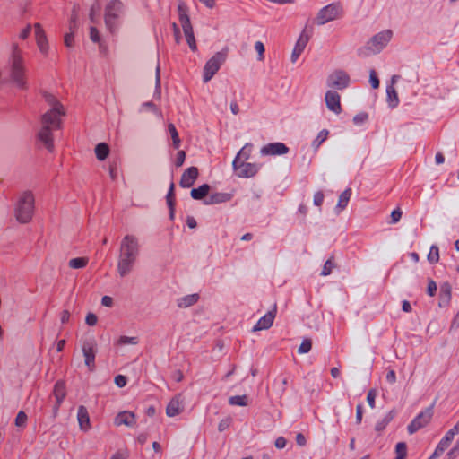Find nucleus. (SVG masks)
Returning a JSON list of instances; mask_svg holds the SVG:
<instances>
[{
    "label": "nucleus",
    "instance_id": "nucleus-1",
    "mask_svg": "<svg viewBox=\"0 0 459 459\" xmlns=\"http://www.w3.org/2000/svg\"><path fill=\"white\" fill-rule=\"evenodd\" d=\"M45 98L51 108L41 117L40 128L37 134V138L49 152H53L52 132L61 128V117L65 112L64 106L53 95L48 94Z\"/></svg>",
    "mask_w": 459,
    "mask_h": 459
},
{
    "label": "nucleus",
    "instance_id": "nucleus-2",
    "mask_svg": "<svg viewBox=\"0 0 459 459\" xmlns=\"http://www.w3.org/2000/svg\"><path fill=\"white\" fill-rule=\"evenodd\" d=\"M140 253L139 238L133 234L124 236L119 245L117 264V270L120 277L124 278L133 272Z\"/></svg>",
    "mask_w": 459,
    "mask_h": 459
},
{
    "label": "nucleus",
    "instance_id": "nucleus-3",
    "mask_svg": "<svg viewBox=\"0 0 459 459\" xmlns=\"http://www.w3.org/2000/svg\"><path fill=\"white\" fill-rule=\"evenodd\" d=\"M9 79L18 89L25 90L28 87L27 67L22 56V51L17 43L12 45V54L9 59Z\"/></svg>",
    "mask_w": 459,
    "mask_h": 459
},
{
    "label": "nucleus",
    "instance_id": "nucleus-4",
    "mask_svg": "<svg viewBox=\"0 0 459 459\" xmlns=\"http://www.w3.org/2000/svg\"><path fill=\"white\" fill-rule=\"evenodd\" d=\"M35 211V196L31 191L21 193L14 205V217L20 223H28L32 220Z\"/></svg>",
    "mask_w": 459,
    "mask_h": 459
},
{
    "label": "nucleus",
    "instance_id": "nucleus-5",
    "mask_svg": "<svg viewBox=\"0 0 459 459\" xmlns=\"http://www.w3.org/2000/svg\"><path fill=\"white\" fill-rule=\"evenodd\" d=\"M126 8L119 0H111L105 6L104 22L107 30L116 33L120 28L125 15Z\"/></svg>",
    "mask_w": 459,
    "mask_h": 459
},
{
    "label": "nucleus",
    "instance_id": "nucleus-6",
    "mask_svg": "<svg viewBox=\"0 0 459 459\" xmlns=\"http://www.w3.org/2000/svg\"><path fill=\"white\" fill-rule=\"evenodd\" d=\"M178 19L181 23L186 39L192 51L197 49L193 27L191 25L190 18L188 15V8L184 2H179L178 4Z\"/></svg>",
    "mask_w": 459,
    "mask_h": 459
},
{
    "label": "nucleus",
    "instance_id": "nucleus-7",
    "mask_svg": "<svg viewBox=\"0 0 459 459\" xmlns=\"http://www.w3.org/2000/svg\"><path fill=\"white\" fill-rule=\"evenodd\" d=\"M393 38L391 30H384L374 35L367 43L364 55L377 54L381 52ZM363 50H359V55H362Z\"/></svg>",
    "mask_w": 459,
    "mask_h": 459
},
{
    "label": "nucleus",
    "instance_id": "nucleus-8",
    "mask_svg": "<svg viewBox=\"0 0 459 459\" xmlns=\"http://www.w3.org/2000/svg\"><path fill=\"white\" fill-rule=\"evenodd\" d=\"M227 55V50L219 51L205 63L203 72L204 82H208L216 74L226 61Z\"/></svg>",
    "mask_w": 459,
    "mask_h": 459
},
{
    "label": "nucleus",
    "instance_id": "nucleus-9",
    "mask_svg": "<svg viewBox=\"0 0 459 459\" xmlns=\"http://www.w3.org/2000/svg\"><path fill=\"white\" fill-rule=\"evenodd\" d=\"M342 15V5L340 4L333 3L319 10L316 17V22L318 25H324L340 18Z\"/></svg>",
    "mask_w": 459,
    "mask_h": 459
},
{
    "label": "nucleus",
    "instance_id": "nucleus-10",
    "mask_svg": "<svg viewBox=\"0 0 459 459\" xmlns=\"http://www.w3.org/2000/svg\"><path fill=\"white\" fill-rule=\"evenodd\" d=\"M98 350V344L94 337H89L82 340V351L84 357V363L90 371L95 368V357Z\"/></svg>",
    "mask_w": 459,
    "mask_h": 459
},
{
    "label": "nucleus",
    "instance_id": "nucleus-11",
    "mask_svg": "<svg viewBox=\"0 0 459 459\" xmlns=\"http://www.w3.org/2000/svg\"><path fill=\"white\" fill-rule=\"evenodd\" d=\"M326 84L329 88L344 90L350 84V76L343 70H334L327 76Z\"/></svg>",
    "mask_w": 459,
    "mask_h": 459
},
{
    "label": "nucleus",
    "instance_id": "nucleus-12",
    "mask_svg": "<svg viewBox=\"0 0 459 459\" xmlns=\"http://www.w3.org/2000/svg\"><path fill=\"white\" fill-rule=\"evenodd\" d=\"M433 416V406H430L424 411H420L408 425V432L410 434H413L417 432L419 429L427 426L431 420Z\"/></svg>",
    "mask_w": 459,
    "mask_h": 459
},
{
    "label": "nucleus",
    "instance_id": "nucleus-13",
    "mask_svg": "<svg viewBox=\"0 0 459 459\" xmlns=\"http://www.w3.org/2000/svg\"><path fill=\"white\" fill-rule=\"evenodd\" d=\"M235 174L238 178H251L254 177L260 169V166L255 163L239 162L238 164L232 165Z\"/></svg>",
    "mask_w": 459,
    "mask_h": 459
},
{
    "label": "nucleus",
    "instance_id": "nucleus-14",
    "mask_svg": "<svg viewBox=\"0 0 459 459\" xmlns=\"http://www.w3.org/2000/svg\"><path fill=\"white\" fill-rule=\"evenodd\" d=\"M309 39L310 35L307 32L306 29H304L299 34V37L298 38L294 48L292 50L290 56V60L292 63H295L299 59L300 55L305 50Z\"/></svg>",
    "mask_w": 459,
    "mask_h": 459
},
{
    "label": "nucleus",
    "instance_id": "nucleus-15",
    "mask_svg": "<svg viewBox=\"0 0 459 459\" xmlns=\"http://www.w3.org/2000/svg\"><path fill=\"white\" fill-rule=\"evenodd\" d=\"M35 40L39 52L43 56H47L49 50L48 41L46 33L40 23L34 24Z\"/></svg>",
    "mask_w": 459,
    "mask_h": 459
},
{
    "label": "nucleus",
    "instance_id": "nucleus-16",
    "mask_svg": "<svg viewBox=\"0 0 459 459\" xmlns=\"http://www.w3.org/2000/svg\"><path fill=\"white\" fill-rule=\"evenodd\" d=\"M325 100L329 110L336 115L342 112L341 96L337 91L332 90L327 91L325 92Z\"/></svg>",
    "mask_w": 459,
    "mask_h": 459
},
{
    "label": "nucleus",
    "instance_id": "nucleus-17",
    "mask_svg": "<svg viewBox=\"0 0 459 459\" xmlns=\"http://www.w3.org/2000/svg\"><path fill=\"white\" fill-rule=\"evenodd\" d=\"M289 152V148L282 143H272L262 147V155H283Z\"/></svg>",
    "mask_w": 459,
    "mask_h": 459
},
{
    "label": "nucleus",
    "instance_id": "nucleus-18",
    "mask_svg": "<svg viewBox=\"0 0 459 459\" xmlns=\"http://www.w3.org/2000/svg\"><path fill=\"white\" fill-rule=\"evenodd\" d=\"M184 400L181 394H178L173 397L166 408V414L169 417H174L181 413L184 410L183 406Z\"/></svg>",
    "mask_w": 459,
    "mask_h": 459
},
{
    "label": "nucleus",
    "instance_id": "nucleus-19",
    "mask_svg": "<svg viewBox=\"0 0 459 459\" xmlns=\"http://www.w3.org/2000/svg\"><path fill=\"white\" fill-rule=\"evenodd\" d=\"M198 177V169L195 167H190L184 171L180 179V186L188 188L193 186Z\"/></svg>",
    "mask_w": 459,
    "mask_h": 459
},
{
    "label": "nucleus",
    "instance_id": "nucleus-20",
    "mask_svg": "<svg viewBox=\"0 0 459 459\" xmlns=\"http://www.w3.org/2000/svg\"><path fill=\"white\" fill-rule=\"evenodd\" d=\"M274 318H275V313L274 312H273V311L267 312L254 325L253 331L256 332V331L269 329L273 325Z\"/></svg>",
    "mask_w": 459,
    "mask_h": 459
},
{
    "label": "nucleus",
    "instance_id": "nucleus-21",
    "mask_svg": "<svg viewBox=\"0 0 459 459\" xmlns=\"http://www.w3.org/2000/svg\"><path fill=\"white\" fill-rule=\"evenodd\" d=\"M77 420L81 430L88 431L91 429L90 417L85 406L80 405L78 407Z\"/></svg>",
    "mask_w": 459,
    "mask_h": 459
},
{
    "label": "nucleus",
    "instance_id": "nucleus-22",
    "mask_svg": "<svg viewBox=\"0 0 459 459\" xmlns=\"http://www.w3.org/2000/svg\"><path fill=\"white\" fill-rule=\"evenodd\" d=\"M135 423V416L130 411L119 412L115 418V424L117 426L126 425L133 426Z\"/></svg>",
    "mask_w": 459,
    "mask_h": 459
},
{
    "label": "nucleus",
    "instance_id": "nucleus-23",
    "mask_svg": "<svg viewBox=\"0 0 459 459\" xmlns=\"http://www.w3.org/2000/svg\"><path fill=\"white\" fill-rule=\"evenodd\" d=\"M253 145L246 143L235 157L232 165L238 164L239 162H246L251 156Z\"/></svg>",
    "mask_w": 459,
    "mask_h": 459
},
{
    "label": "nucleus",
    "instance_id": "nucleus-24",
    "mask_svg": "<svg viewBox=\"0 0 459 459\" xmlns=\"http://www.w3.org/2000/svg\"><path fill=\"white\" fill-rule=\"evenodd\" d=\"M450 434L445 435L444 437L437 444L434 453L429 459H435L439 457L450 446L452 440L450 439Z\"/></svg>",
    "mask_w": 459,
    "mask_h": 459
},
{
    "label": "nucleus",
    "instance_id": "nucleus-25",
    "mask_svg": "<svg viewBox=\"0 0 459 459\" xmlns=\"http://www.w3.org/2000/svg\"><path fill=\"white\" fill-rule=\"evenodd\" d=\"M198 299H199L198 294H195V293L189 294V295H186V296L178 299L177 305L180 308H186V307H189L195 305V303H197Z\"/></svg>",
    "mask_w": 459,
    "mask_h": 459
},
{
    "label": "nucleus",
    "instance_id": "nucleus-26",
    "mask_svg": "<svg viewBox=\"0 0 459 459\" xmlns=\"http://www.w3.org/2000/svg\"><path fill=\"white\" fill-rule=\"evenodd\" d=\"M387 102L390 108H396L399 104V98L397 91L394 85L386 87Z\"/></svg>",
    "mask_w": 459,
    "mask_h": 459
},
{
    "label": "nucleus",
    "instance_id": "nucleus-27",
    "mask_svg": "<svg viewBox=\"0 0 459 459\" xmlns=\"http://www.w3.org/2000/svg\"><path fill=\"white\" fill-rule=\"evenodd\" d=\"M54 396L58 407L65 397V385L64 382L58 381L56 383L54 387Z\"/></svg>",
    "mask_w": 459,
    "mask_h": 459
},
{
    "label": "nucleus",
    "instance_id": "nucleus-28",
    "mask_svg": "<svg viewBox=\"0 0 459 459\" xmlns=\"http://www.w3.org/2000/svg\"><path fill=\"white\" fill-rule=\"evenodd\" d=\"M209 190L210 186L207 184H204L197 188H193L191 190L190 195L193 199L201 200L208 195Z\"/></svg>",
    "mask_w": 459,
    "mask_h": 459
},
{
    "label": "nucleus",
    "instance_id": "nucleus-29",
    "mask_svg": "<svg viewBox=\"0 0 459 459\" xmlns=\"http://www.w3.org/2000/svg\"><path fill=\"white\" fill-rule=\"evenodd\" d=\"M351 196V189L347 188L345 189L339 196L338 204L336 208L339 209V212L343 210L350 201V198Z\"/></svg>",
    "mask_w": 459,
    "mask_h": 459
},
{
    "label": "nucleus",
    "instance_id": "nucleus-30",
    "mask_svg": "<svg viewBox=\"0 0 459 459\" xmlns=\"http://www.w3.org/2000/svg\"><path fill=\"white\" fill-rule=\"evenodd\" d=\"M167 204L169 208V217L171 220L174 218V206H175V196H174V184L171 183L169 192L166 196Z\"/></svg>",
    "mask_w": 459,
    "mask_h": 459
},
{
    "label": "nucleus",
    "instance_id": "nucleus-31",
    "mask_svg": "<svg viewBox=\"0 0 459 459\" xmlns=\"http://www.w3.org/2000/svg\"><path fill=\"white\" fill-rule=\"evenodd\" d=\"M109 153V148L108 144L101 143L96 145L95 154L98 160H104Z\"/></svg>",
    "mask_w": 459,
    "mask_h": 459
},
{
    "label": "nucleus",
    "instance_id": "nucleus-32",
    "mask_svg": "<svg viewBox=\"0 0 459 459\" xmlns=\"http://www.w3.org/2000/svg\"><path fill=\"white\" fill-rule=\"evenodd\" d=\"M228 200L227 195L222 193H216L210 195L206 200H204V204H214L226 202Z\"/></svg>",
    "mask_w": 459,
    "mask_h": 459
},
{
    "label": "nucleus",
    "instance_id": "nucleus-33",
    "mask_svg": "<svg viewBox=\"0 0 459 459\" xmlns=\"http://www.w3.org/2000/svg\"><path fill=\"white\" fill-rule=\"evenodd\" d=\"M329 131L327 129L321 130L316 139L312 142V147L317 150L320 145L327 139Z\"/></svg>",
    "mask_w": 459,
    "mask_h": 459
},
{
    "label": "nucleus",
    "instance_id": "nucleus-34",
    "mask_svg": "<svg viewBox=\"0 0 459 459\" xmlns=\"http://www.w3.org/2000/svg\"><path fill=\"white\" fill-rule=\"evenodd\" d=\"M89 263V259L87 257H76L73 258L69 261V267L73 269H82L84 268Z\"/></svg>",
    "mask_w": 459,
    "mask_h": 459
},
{
    "label": "nucleus",
    "instance_id": "nucleus-35",
    "mask_svg": "<svg viewBox=\"0 0 459 459\" xmlns=\"http://www.w3.org/2000/svg\"><path fill=\"white\" fill-rule=\"evenodd\" d=\"M229 403L234 406H247L248 399L247 395H235L230 397Z\"/></svg>",
    "mask_w": 459,
    "mask_h": 459
},
{
    "label": "nucleus",
    "instance_id": "nucleus-36",
    "mask_svg": "<svg viewBox=\"0 0 459 459\" xmlns=\"http://www.w3.org/2000/svg\"><path fill=\"white\" fill-rule=\"evenodd\" d=\"M394 416V413L393 411H389L381 420L377 422L376 424V430L377 431H382L385 429V427L388 425V423L393 420Z\"/></svg>",
    "mask_w": 459,
    "mask_h": 459
},
{
    "label": "nucleus",
    "instance_id": "nucleus-37",
    "mask_svg": "<svg viewBox=\"0 0 459 459\" xmlns=\"http://www.w3.org/2000/svg\"><path fill=\"white\" fill-rule=\"evenodd\" d=\"M168 130H169V132L170 134V136L172 138L174 148L175 149H178L179 146H180L181 141H180L178 133V131L176 129V126L173 124H169Z\"/></svg>",
    "mask_w": 459,
    "mask_h": 459
},
{
    "label": "nucleus",
    "instance_id": "nucleus-38",
    "mask_svg": "<svg viewBox=\"0 0 459 459\" xmlns=\"http://www.w3.org/2000/svg\"><path fill=\"white\" fill-rule=\"evenodd\" d=\"M161 94V87H160V67L158 64L155 69V91L154 96L156 98H160Z\"/></svg>",
    "mask_w": 459,
    "mask_h": 459
},
{
    "label": "nucleus",
    "instance_id": "nucleus-39",
    "mask_svg": "<svg viewBox=\"0 0 459 459\" xmlns=\"http://www.w3.org/2000/svg\"><path fill=\"white\" fill-rule=\"evenodd\" d=\"M440 299L444 301L448 302L451 299V286L448 283H444L440 287L439 290Z\"/></svg>",
    "mask_w": 459,
    "mask_h": 459
},
{
    "label": "nucleus",
    "instance_id": "nucleus-40",
    "mask_svg": "<svg viewBox=\"0 0 459 459\" xmlns=\"http://www.w3.org/2000/svg\"><path fill=\"white\" fill-rule=\"evenodd\" d=\"M439 260V250L437 246H431L429 252L428 254V261L430 264H436Z\"/></svg>",
    "mask_w": 459,
    "mask_h": 459
},
{
    "label": "nucleus",
    "instance_id": "nucleus-41",
    "mask_svg": "<svg viewBox=\"0 0 459 459\" xmlns=\"http://www.w3.org/2000/svg\"><path fill=\"white\" fill-rule=\"evenodd\" d=\"M335 264L333 261V258H329L324 264L321 275L322 276H327L331 274L333 269L334 268Z\"/></svg>",
    "mask_w": 459,
    "mask_h": 459
},
{
    "label": "nucleus",
    "instance_id": "nucleus-42",
    "mask_svg": "<svg viewBox=\"0 0 459 459\" xmlns=\"http://www.w3.org/2000/svg\"><path fill=\"white\" fill-rule=\"evenodd\" d=\"M117 343L118 345H127V344L135 345L138 343V338L137 337L120 336L119 339L117 340Z\"/></svg>",
    "mask_w": 459,
    "mask_h": 459
},
{
    "label": "nucleus",
    "instance_id": "nucleus-43",
    "mask_svg": "<svg viewBox=\"0 0 459 459\" xmlns=\"http://www.w3.org/2000/svg\"><path fill=\"white\" fill-rule=\"evenodd\" d=\"M395 452L397 457H401V459H405L407 452L406 444L403 442L397 443L395 446Z\"/></svg>",
    "mask_w": 459,
    "mask_h": 459
},
{
    "label": "nucleus",
    "instance_id": "nucleus-44",
    "mask_svg": "<svg viewBox=\"0 0 459 459\" xmlns=\"http://www.w3.org/2000/svg\"><path fill=\"white\" fill-rule=\"evenodd\" d=\"M255 49L258 54V60L263 61L264 59V45L261 41H256L255 43Z\"/></svg>",
    "mask_w": 459,
    "mask_h": 459
},
{
    "label": "nucleus",
    "instance_id": "nucleus-45",
    "mask_svg": "<svg viewBox=\"0 0 459 459\" xmlns=\"http://www.w3.org/2000/svg\"><path fill=\"white\" fill-rule=\"evenodd\" d=\"M90 39L94 43H100V35L99 30L96 27L91 26L90 27Z\"/></svg>",
    "mask_w": 459,
    "mask_h": 459
},
{
    "label": "nucleus",
    "instance_id": "nucleus-46",
    "mask_svg": "<svg viewBox=\"0 0 459 459\" xmlns=\"http://www.w3.org/2000/svg\"><path fill=\"white\" fill-rule=\"evenodd\" d=\"M312 348V342L309 339L304 340L299 347V353H307Z\"/></svg>",
    "mask_w": 459,
    "mask_h": 459
},
{
    "label": "nucleus",
    "instance_id": "nucleus-47",
    "mask_svg": "<svg viewBox=\"0 0 459 459\" xmlns=\"http://www.w3.org/2000/svg\"><path fill=\"white\" fill-rule=\"evenodd\" d=\"M27 422V415L23 411H19L15 418V425L17 427H23Z\"/></svg>",
    "mask_w": 459,
    "mask_h": 459
},
{
    "label": "nucleus",
    "instance_id": "nucleus-48",
    "mask_svg": "<svg viewBox=\"0 0 459 459\" xmlns=\"http://www.w3.org/2000/svg\"><path fill=\"white\" fill-rule=\"evenodd\" d=\"M369 82L373 89H377L379 87V80H378V78L376 74V72L374 70L370 71Z\"/></svg>",
    "mask_w": 459,
    "mask_h": 459
},
{
    "label": "nucleus",
    "instance_id": "nucleus-49",
    "mask_svg": "<svg viewBox=\"0 0 459 459\" xmlns=\"http://www.w3.org/2000/svg\"><path fill=\"white\" fill-rule=\"evenodd\" d=\"M376 397H377V392L376 390L374 389H371L368 391V395H367V401H368V405L373 409L375 408V400H376Z\"/></svg>",
    "mask_w": 459,
    "mask_h": 459
},
{
    "label": "nucleus",
    "instance_id": "nucleus-50",
    "mask_svg": "<svg viewBox=\"0 0 459 459\" xmlns=\"http://www.w3.org/2000/svg\"><path fill=\"white\" fill-rule=\"evenodd\" d=\"M402 214L403 212L399 208L394 209L391 213V223L394 224L398 222L402 218Z\"/></svg>",
    "mask_w": 459,
    "mask_h": 459
},
{
    "label": "nucleus",
    "instance_id": "nucleus-51",
    "mask_svg": "<svg viewBox=\"0 0 459 459\" xmlns=\"http://www.w3.org/2000/svg\"><path fill=\"white\" fill-rule=\"evenodd\" d=\"M185 159H186V152L184 151H179L177 153L175 165L177 167H181L184 164Z\"/></svg>",
    "mask_w": 459,
    "mask_h": 459
},
{
    "label": "nucleus",
    "instance_id": "nucleus-52",
    "mask_svg": "<svg viewBox=\"0 0 459 459\" xmlns=\"http://www.w3.org/2000/svg\"><path fill=\"white\" fill-rule=\"evenodd\" d=\"M437 292V284L433 280H429L427 293L433 297Z\"/></svg>",
    "mask_w": 459,
    "mask_h": 459
},
{
    "label": "nucleus",
    "instance_id": "nucleus-53",
    "mask_svg": "<svg viewBox=\"0 0 459 459\" xmlns=\"http://www.w3.org/2000/svg\"><path fill=\"white\" fill-rule=\"evenodd\" d=\"M31 33V26L30 24H28L25 28H23L20 34H19V38L21 39H26Z\"/></svg>",
    "mask_w": 459,
    "mask_h": 459
},
{
    "label": "nucleus",
    "instance_id": "nucleus-54",
    "mask_svg": "<svg viewBox=\"0 0 459 459\" xmlns=\"http://www.w3.org/2000/svg\"><path fill=\"white\" fill-rule=\"evenodd\" d=\"M85 322H86L87 325H89L91 326L95 325L97 324V322H98L97 316L92 314V313H89L86 316Z\"/></svg>",
    "mask_w": 459,
    "mask_h": 459
},
{
    "label": "nucleus",
    "instance_id": "nucleus-55",
    "mask_svg": "<svg viewBox=\"0 0 459 459\" xmlns=\"http://www.w3.org/2000/svg\"><path fill=\"white\" fill-rule=\"evenodd\" d=\"M314 204L316 206H321L324 201V194L321 191L316 192L314 195Z\"/></svg>",
    "mask_w": 459,
    "mask_h": 459
},
{
    "label": "nucleus",
    "instance_id": "nucleus-56",
    "mask_svg": "<svg viewBox=\"0 0 459 459\" xmlns=\"http://www.w3.org/2000/svg\"><path fill=\"white\" fill-rule=\"evenodd\" d=\"M367 119H368V115L365 113H360V114L356 115L353 117V122L356 125H360V124L364 123Z\"/></svg>",
    "mask_w": 459,
    "mask_h": 459
},
{
    "label": "nucleus",
    "instance_id": "nucleus-57",
    "mask_svg": "<svg viewBox=\"0 0 459 459\" xmlns=\"http://www.w3.org/2000/svg\"><path fill=\"white\" fill-rule=\"evenodd\" d=\"M65 45L66 47H72L74 45V32L71 31L65 35Z\"/></svg>",
    "mask_w": 459,
    "mask_h": 459
},
{
    "label": "nucleus",
    "instance_id": "nucleus-58",
    "mask_svg": "<svg viewBox=\"0 0 459 459\" xmlns=\"http://www.w3.org/2000/svg\"><path fill=\"white\" fill-rule=\"evenodd\" d=\"M386 381L390 384H394L396 382V374L394 369H389L386 374Z\"/></svg>",
    "mask_w": 459,
    "mask_h": 459
},
{
    "label": "nucleus",
    "instance_id": "nucleus-59",
    "mask_svg": "<svg viewBox=\"0 0 459 459\" xmlns=\"http://www.w3.org/2000/svg\"><path fill=\"white\" fill-rule=\"evenodd\" d=\"M363 415V409L361 404H358L356 408V422L358 424L361 423Z\"/></svg>",
    "mask_w": 459,
    "mask_h": 459
},
{
    "label": "nucleus",
    "instance_id": "nucleus-60",
    "mask_svg": "<svg viewBox=\"0 0 459 459\" xmlns=\"http://www.w3.org/2000/svg\"><path fill=\"white\" fill-rule=\"evenodd\" d=\"M115 383L117 386L123 387L126 384V378L122 375H118L115 377Z\"/></svg>",
    "mask_w": 459,
    "mask_h": 459
},
{
    "label": "nucleus",
    "instance_id": "nucleus-61",
    "mask_svg": "<svg viewBox=\"0 0 459 459\" xmlns=\"http://www.w3.org/2000/svg\"><path fill=\"white\" fill-rule=\"evenodd\" d=\"M128 453L126 451H117L110 457V459H126Z\"/></svg>",
    "mask_w": 459,
    "mask_h": 459
},
{
    "label": "nucleus",
    "instance_id": "nucleus-62",
    "mask_svg": "<svg viewBox=\"0 0 459 459\" xmlns=\"http://www.w3.org/2000/svg\"><path fill=\"white\" fill-rule=\"evenodd\" d=\"M230 419H225V420H221L218 425L219 431H221V432L224 431L230 426Z\"/></svg>",
    "mask_w": 459,
    "mask_h": 459
},
{
    "label": "nucleus",
    "instance_id": "nucleus-63",
    "mask_svg": "<svg viewBox=\"0 0 459 459\" xmlns=\"http://www.w3.org/2000/svg\"><path fill=\"white\" fill-rule=\"evenodd\" d=\"M287 441L283 437H280L275 440V446L279 449H282L286 446Z\"/></svg>",
    "mask_w": 459,
    "mask_h": 459
},
{
    "label": "nucleus",
    "instance_id": "nucleus-64",
    "mask_svg": "<svg viewBox=\"0 0 459 459\" xmlns=\"http://www.w3.org/2000/svg\"><path fill=\"white\" fill-rule=\"evenodd\" d=\"M458 327H459V312L454 317V319L451 323L450 330L457 329Z\"/></svg>",
    "mask_w": 459,
    "mask_h": 459
}]
</instances>
